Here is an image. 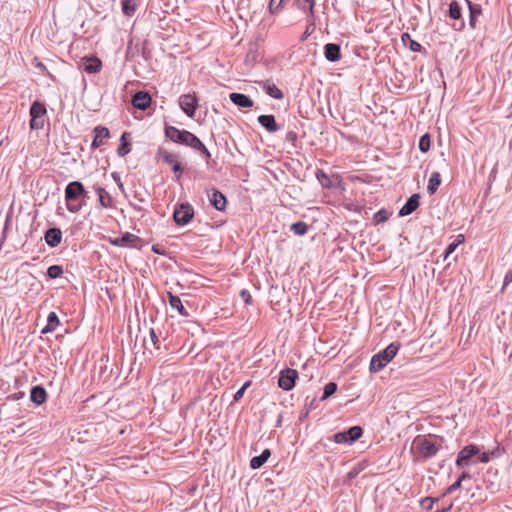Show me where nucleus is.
Returning <instances> with one entry per match:
<instances>
[{"mask_svg":"<svg viewBox=\"0 0 512 512\" xmlns=\"http://www.w3.org/2000/svg\"><path fill=\"white\" fill-rule=\"evenodd\" d=\"M64 193L68 211L72 213L79 212L82 205L73 202L86 195L84 185L80 181H72L66 186Z\"/></svg>","mask_w":512,"mask_h":512,"instance_id":"f257e3e1","label":"nucleus"},{"mask_svg":"<svg viewBox=\"0 0 512 512\" xmlns=\"http://www.w3.org/2000/svg\"><path fill=\"white\" fill-rule=\"evenodd\" d=\"M399 347V344L391 343L384 350L375 354L370 361L369 370L378 372L383 369L396 356Z\"/></svg>","mask_w":512,"mask_h":512,"instance_id":"f03ea898","label":"nucleus"},{"mask_svg":"<svg viewBox=\"0 0 512 512\" xmlns=\"http://www.w3.org/2000/svg\"><path fill=\"white\" fill-rule=\"evenodd\" d=\"M178 144L191 147L195 151L201 152L206 160H208L211 157V153L202 143V141L196 135L187 130H182V135L180 137Z\"/></svg>","mask_w":512,"mask_h":512,"instance_id":"7ed1b4c3","label":"nucleus"},{"mask_svg":"<svg viewBox=\"0 0 512 512\" xmlns=\"http://www.w3.org/2000/svg\"><path fill=\"white\" fill-rule=\"evenodd\" d=\"M156 156L172 167L175 179L179 181L183 173V167L178 161V155L167 151L163 147H159Z\"/></svg>","mask_w":512,"mask_h":512,"instance_id":"20e7f679","label":"nucleus"},{"mask_svg":"<svg viewBox=\"0 0 512 512\" xmlns=\"http://www.w3.org/2000/svg\"><path fill=\"white\" fill-rule=\"evenodd\" d=\"M46 107L44 104L39 101H35L32 103L30 107V128L32 130H40L44 127L45 115H46Z\"/></svg>","mask_w":512,"mask_h":512,"instance_id":"39448f33","label":"nucleus"},{"mask_svg":"<svg viewBox=\"0 0 512 512\" xmlns=\"http://www.w3.org/2000/svg\"><path fill=\"white\" fill-rule=\"evenodd\" d=\"M194 216V209L188 203L180 204L175 208L173 213V218L176 224L178 225H186L188 224Z\"/></svg>","mask_w":512,"mask_h":512,"instance_id":"423d86ee","label":"nucleus"},{"mask_svg":"<svg viewBox=\"0 0 512 512\" xmlns=\"http://www.w3.org/2000/svg\"><path fill=\"white\" fill-rule=\"evenodd\" d=\"M298 378V372L295 369L286 368L280 372L278 385L285 391L291 390L295 386Z\"/></svg>","mask_w":512,"mask_h":512,"instance_id":"0eeeda50","label":"nucleus"},{"mask_svg":"<svg viewBox=\"0 0 512 512\" xmlns=\"http://www.w3.org/2000/svg\"><path fill=\"white\" fill-rule=\"evenodd\" d=\"M480 453L476 445H467L460 450L456 459V466L458 468L469 465L471 459Z\"/></svg>","mask_w":512,"mask_h":512,"instance_id":"6e6552de","label":"nucleus"},{"mask_svg":"<svg viewBox=\"0 0 512 512\" xmlns=\"http://www.w3.org/2000/svg\"><path fill=\"white\" fill-rule=\"evenodd\" d=\"M179 105L188 117H194L197 108V98L194 94H184L179 98Z\"/></svg>","mask_w":512,"mask_h":512,"instance_id":"1a4fd4ad","label":"nucleus"},{"mask_svg":"<svg viewBox=\"0 0 512 512\" xmlns=\"http://www.w3.org/2000/svg\"><path fill=\"white\" fill-rule=\"evenodd\" d=\"M151 100L148 92L138 91L132 97V105L139 110H146L150 106Z\"/></svg>","mask_w":512,"mask_h":512,"instance_id":"9d476101","label":"nucleus"},{"mask_svg":"<svg viewBox=\"0 0 512 512\" xmlns=\"http://www.w3.org/2000/svg\"><path fill=\"white\" fill-rule=\"evenodd\" d=\"M211 205L218 211H224L227 205V199L222 192L217 189H212L208 193Z\"/></svg>","mask_w":512,"mask_h":512,"instance_id":"9b49d317","label":"nucleus"},{"mask_svg":"<svg viewBox=\"0 0 512 512\" xmlns=\"http://www.w3.org/2000/svg\"><path fill=\"white\" fill-rule=\"evenodd\" d=\"M418 448L424 458H431L438 452L436 444L428 439H421Z\"/></svg>","mask_w":512,"mask_h":512,"instance_id":"f8f14e48","label":"nucleus"},{"mask_svg":"<svg viewBox=\"0 0 512 512\" xmlns=\"http://www.w3.org/2000/svg\"><path fill=\"white\" fill-rule=\"evenodd\" d=\"M94 138L92 141V148L96 149L104 144V141L109 138L110 132L106 127L97 126L93 129Z\"/></svg>","mask_w":512,"mask_h":512,"instance_id":"ddd939ff","label":"nucleus"},{"mask_svg":"<svg viewBox=\"0 0 512 512\" xmlns=\"http://www.w3.org/2000/svg\"><path fill=\"white\" fill-rule=\"evenodd\" d=\"M420 204V196L419 194H413L408 198L406 203L403 205V207L399 211L400 216H407L410 215L412 212H414Z\"/></svg>","mask_w":512,"mask_h":512,"instance_id":"4468645a","label":"nucleus"},{"mask_svg":"<svg viewBox=\"0 0 512 512\" xmlns=\"http://www.w3.org/2000/svg\"><path fill=\"white\" fill-rule=\"evenodd\" d=\"M45 241L47 245L54 248L57 247L62 241V232L59 228H49L45 232Z\"/></svg>","mask_w":512,"mask_h":512,"instance_id":"2eb2a0df","label":"nucleus"},{"mask_svg":"<svg viewBox=\"0 0 512 512\" xmlns=\"http://www.w3.org/2000/svg\"><path fill=\"white\" fill-rule=\"evenodd\" d=\"M324 55L329 62H336L341 58L340 45L328 43L324 46Z\"/></svg>","mask_w":512,"mask_h":512,"instance_id":"dca6fc26","label":"nucleus"},{"mask_svg":"<svg viewBox=\"0 0 512 512\" xmlns=\"http://www.w3.org/2000/svg\"><path fill=\"white\" fill-rule=\"evenodd\" d=\"M229 98L233 104L242 108H249L253 106V101L250 97L242 93H231Z\"/></svg>","mask_w":512,"mask_h":512,"instance_id":"f3484780","label":"nucleus"},{"mask_svg":"<svg viewBox=\"0 0 512 512\" xmlns=\"http://www.w3.org/2000/svg\"><path fill=\"white\" fill-rule=\"evenodd\" d=\"M46 399H47V393H46V390L44 389V387L37 385L31 389L30 400L34 404L41 405L46 401Z\"/></svg>","mask_w":512,"mask_h":512,"instance_id":"a211bd4d","label":"nucleus"},{"mask_svg":"<svg viewBox=\"0 0 512 512\" xmlns=\"http://www.w3.org/2000/svg\"><path fill=\"white\" fill-rule=\"evenodd\" d=\"M94 190L97 193L99 203L103 208L113 207V199L109 192H107L103 187L100 186H94Z\"/></svg>","mask_w":512,"mask_h":512,"instance_id":"6ab92c4d","label":"nucleus"},{"mask_svg":"<svg viewBox=\"0 0 512 512\" xmlns=\"http://www.w3.org/2000/svg\"><path fill=\"white\" fill-rule=\"evenodd\" d=\"M258 122L268 132L273 133L279 129V126L277 125L275 117L273 115H260L258 117Z\"/></svg>","mask_w":512,"mask_h":512,"instance_id":"aec40b11","label":"nucleus"},{"mask_svg":"<svg viewBox=\"0 0 512 512\" xmlns=\"http://www.w3.org/2000/svg\"><path fill=\"white\" fill-rule=\"evenodd\" d=\"M270 456L271 452L269 449L263 450L259 456H255L250 460V467L252 469H258L262 467L267 462Z\"/></svg>","mask_w":512,"mask_h":512,"instance_id":"412c9836","label":"nucleus"},{"mask_svg":"<svg viewBox=\"0 0 512 512\" xmlns=\"http://www.w3.org/2000/svg\"><path fill=\"white\" fill-rule=\"evenodd\" d=\"M168 297L171 308L177 310L178 313L182 316H189V313L184 308L182 301L178 296L173 295L171 292H169Z\"/></svg>","mask_w":512,"mask_h":512,"instance_id":"4be33fe9","label":"nucleus"},{"mask_svg":"<svg viewBox=\"0 0 512 512\" xmlns=\"http://www.w3.org/2000/svg\"><path fill=\"white\" fill-rule=\"evenodd\" d=\"M467 4H468V7H469V12H470L469 25L472 28H475V26H476V19L482 13V9H481V6L479 4H475V3H473V2H471L469 0H467Z\"/></svg>","mask_w":512,"mask_h":512,"instance_id":"5701e85b","label":"nucleus"},{"mask_svg":"<svg viewBox=\"0 0 512 512\" xmlns=\"http://www.w3.org/2000/svg\"><path fill=\"white\" fill-rule=\"evenodd\" d=\"M59 323L60 322H59V318H58L57 314L55 312H50L48 317H47V324L42 329V333L46 334V333H49V332H53L54 330H56V328L58 327Z\"/></svg>","mask_w":512,"mask_h":512,"instance_id":"b1692460","label":"nucleus"},{"mask_svg":"<svg viewBox=\"0 0 512 512\" xmlns=\"http://www.w3.org/2000/svg\"><path fill=\"white\" fill-rule=\"evenodd\" d=\"M263 88L266 91V93L274 98V99H282L284 97L282 91L273 83L270 82H264Z\"/></svg>","mask_w":512,"mask_h":512,"instance_id":"393cba45","label":"nucleus"},{"mask_svg":"<svg viewBox=\"0 0 512 512\" xmlns=\"http://www.w3.org/2000/svg\"><path fill=\"white\" fill-rule=\"evenodd\" d=\"M441 184V176L439 172H433L429 178L427 191L430 195L434 194Z\"/></svg>","mask_w":512,"mask_h":512,"instance_id":"a878e982","label":"nucleus"},{"mask_svg":"<svg viewBox=\"0 0 512 512\" xmlns=\"http://www.w3.org/2000/svg\"><path fill=\"white\" fill-rule=\"evenodd\" d=\"M344 433L346 434L349 444H352L362 436L363 429L360 426H353L345 430Z\"/></svg>","mask_w":512,"mask_h":512,"instance_id":"bb28decb","label":"nucleus"},{"mask_svg":"<svg viewBox=\"0 0 512 512\" xmlns=\"http://www.w3.org/2000/svg\"><path fill=\"white\" fill-rule=\"evenodd\" d=\"M181 135H182V130H179L178 128L173 127V126L165 127V136L172 142L178 144Z\"/></svg>","mask_w":512,"mask_h":512,"instance_id":"cd10ccee","label":"nucleus"},{"mask_svg":"<svg viewBox=\"0 0 512 512\" xmlns=\"http://www.w3.org/2000/svg\"><path fill=\"white\" fill-rule=\"evenodd\" d=\"M296 3L299 9L308 10L309 16L313 19L315 0H296Z\"/></svg>","mask_w":512,"mask_h":512,"instance_id":"c85d7f7f","label":"nucleus"},{"mask_svg":"<svg viewBox=\"0 0 512 512\" xmlns=\"http://www.w3.org/2000/svg\"><path fill=\"white\" fill-rule=\"evenodd\" d=\"M402 41L404 45L409 46L413 52H418L421 49V45L418 42L412 40L408 33H404L402 35Z\"/></svg>","mask_w":512,"mask_h":512,"instance_id":"c756f323","label":"nucleus"},{"mask_svg":"<svg viewBox=\"0 0 512 512\" xmlns=\"http://www.w3.org/2000/svg\"><path fill=\"white\" fill-rule=\"evenodd\" d=\"M291 231L299 236L305 235L308 231V225L303 221L293 223L291 225Z\"/></svg>","mask_w":512,"mask_h":512,"instance_id":"7c9ffc66","label":"nucleus"},{"mask_svg":"<svg viewBox=\"0 0 512 512\" xmlns=\"http://www.w3.org/2000/svg\"><path fill=\"white\" fill-rule=\"evenodd\" d=\"M121 242H122V247H130V246H134L135 242L139 239L138 236L132 234V233H129V232H126L125 234H123L121 237Z\"/></svg>","mask_w":512,"mask_h":512,"instance_id":"2f4dec72","label":"nucleus"},{"mask_svg":"<svg viewBox=\"0 0 512 512\" xmlns=\"http://www.w3.org/2000/svg\"><path fill=\"white\" fill-rule=\"evenodd\" d=\"M102 63L99 59L93 58L89 59V64L85 66V71L87 73H97L100 71Z\"/></svg>","mask_w":512,"mask_h":512,"instance_id":"473e14b6","label":"nucleus"},{"mask_svg":"<svg viewBox=\"0 0 512 512\" xmlns=\"http://www.w3.org/2000/svg\"><path fill=\"white\" fill-rule=\"evenodd\" d=\"M316 178L319 181V183L322 185V187L330 188L332 187V182L328 175L323 170H318L316 172Z\"/></svg>","mask_w":512,"mask_h":512,"instance_id":"72a5a7b5","label":"nucleus"},{"mask_svg":"<svg viewBox=\"0 0 512 512\" xmlns=\"http://www.w3.org/2000/svg\"><path fill=\"white\" fill-rule=\"evenodd\" d=\"M127 133L124 132L121 136V144L117 150V154L120 156V157H123L125 155H127L129 152H130V144L128 142L125 141V137H126Z\"/></svg>","mask_w":512,"mask_h":512,"instance_id":"f704fd0d","label":"nucleus"},{"mask_svg":"<svg viewBox=\"0 0 512 512\" xmlns=\"http://www.w3.org/2000/svg\"><path fill=\"white\" fill-rule=\"evenodd\" d=\"M449 16L452 19H460L461 18V8L456 1H452L449 5Z\"/></svg>","mask_w":512,"mask_h":512,"instance_id":"c9c22d12","label":"nucleus"},{"mask_svg":"<svg viewBox=\"0 0 512 512\" xmlns=\"http://www.w3.org/2000/svg\"><path fill=\"white\" fill-rule=\"evenodd\" d=\"M337 390V384L335 382H329L325 385L321 400H326L328 397L333 395Z\"/></svg>","mask_w":512,"mask_h":512,"instance_id":"e433bc0d","label":"nucleus"},{"mask_svg":"<svg viewBox=\"0 0 512 512\" xmlns=\"http://www.w3.org/2000/svg\"><path fill=\"white\" fill-rule=\"evenodd\" d=\"M136 10V5L131 0H123L122 1V11L125 15L130 16Z\"/></svg>","mask_w":512,"mask_h":512,"instance_id":"4c0bfd02","label":"nucleus"},{"mask_svg":"<svg viewBox=\"0 0 512 512\" xmlns=\"http://www.w3.org/2000/svg\"><path fill=\"white\" fill-rule=\"evenodd\" d=\"M63 274V268L60 265H52L47 270V275L51 279L59 278Z\"/></svg>","mask_w":512,"mask_h":512,"instance_id":"58836bf2","label":"nucleus"},{"mask_svg":"<svg viewBox=\"0 0 512 512\" xmlns=\"http://www.w3.org/2000/svg\"><path fill=\"white\" fill-rule=\"evenodd\" d=\"M437 500V498L425 497L421 500L420 506L423 510L430 511Z\"/></svg>","mask_w":512,"mask_h":512,"instance_id":"ea45409f","label":"nucleus"},{"mask_svg":"<svg viewBox=\"0 0 512 512\" xmlns=\"http://www.w3.org/2000/svg\"><path fill=\"white\" fill-rule=\"evenodd\" d=\"M419 149L422 152H427L430 149V136L429 134H424L421 136L419 140Z\"/></svg>","mask_w":512,"mask_h":512,"instance_id":"a19ab883","label":"nucleus"},{"mask_svg":"<svg viewBox=\"0 0 512 512\" xmlns=\"http://www.w3.org/2000/svg\"><path fill=\"white\" fill-rule=\"evenodd\" d=\"M495 457V452L494 451H489V452H483L481 453L477 460H474L473 462L474 463H488L492 458Z\"/></svg>","mask_w":512,"mask_h":512,"instance_id":"79ce46f5","label":"nucleus"},{"mask_svg":"<svg viewBox=\"0 0 512 512\" xmlns=\"http://www.w3.org/2000/svg\"><path fill=\"white\" fill-rule=\"evenodd\" d=\"M250 385H251V381H246V382H245V383H244V384H243V385H242V386H241V387L236 391V393L234 394V396H233L234 401H236V402H237V401H239V400L243 397V395H244V393H245L246 389H247Z\"/></svg>","mask_w":512,"mask_h":512,"instance_id":"37998d69","label":"nucleus"},{"mask_svg":"<svg viewBox=\"0 0 512 512\" xmlns=\"http://www.w3.org/2000/svg\"><path fill=\"white\" fill-rule=\"evenodd\" d=\"M389 218V214L386 210H380L374 215V220L376 223H383L387 221Z\"/></svg>","mask_w":512,"mask_h":512,"instance_id":"c03bdc74","label":"nucleus"},{"mask_svg":"<svg viewBox=\"0 0 512 512\" xmlns=\"http://www.w3.org/2000/svg\"><path fill=\"white\" fill-rule=\"evenodd\" d=\"M333 439H334V442L337 444H349L344 431L334 434Z\"/></svg>","mask_w":512,"mask_h":512,"instance_id":"a18cd8bd","label":"nucleus"},{"mask_svg":"<svg viewBox=\"0 0 512 512\" xmlns=\"http://www.w3.org/2000/svg\"><path fill=\"white\" fill-rule=\"evenodd\" d=\"M284 0H270L269 11L271 14H275L281 7Z\"/></svg>","mask_w":512,"mask_h":512,"instance_id":"49530a36","label":"nucleus"},{"mask_svg":"<svg viewBox=\"0 0 512 512\" xmlns=\"http://www.w3.org/2000/svg\"><path fill=\"white\" fill-rule=\"evenodd\" d=\"M314 30H315V25H314V23H313V22H311V23L307 26V28H306L305 32L303 33V35H302V37H301V40H303V41H304V40H306V39H307V38H308V37H309V36L314 32Z\"/></svg>","mask_w":512,"mask_h":512,"instance_id":"de8ad7c7","label":"nucleus"},{"mask_svg":"<svg viewBox=\"0 0 512 512\" xmlns=\"http://www.w3.org/2000/svg\"><path fill=\"white\" fill-rule=\"evenodd\" d=\"M461 487V483L460 481L456 480L453 484H451L446 490L445 492L443 493V495H447V494H451L452 492H454L456 489H459Z\"/></svg>","mask_w":512,"mask_h":512,"instance_id":"09e8293b","label":"nucleus"},{"mask_svg":"<svg viewBox=\"0 0 512 512\" xmlns=\"http://www.w3.org/2000/svg\"><path fill=\"white\" fill-rule=\"evenodd\" d=\"M112 178H113V179H114V181L116 182V184H117L118 188L120 189V191H121L122 193H124V192H125V190H124V186H123V183H122V181H121V179H120L119 174H118V173H116V172H113V173H112Z\"/></svg>","mask_w":512,"mask_h":512,"instance_id":"8fccbe9b","label":"nucleus"},{"mask_svg":"<svg viewBox=\"0 0 512 512\" xmlns=\"http://www.w3.org/2000/svg\"><path fill=\"white\" fill-rule=\"evenodd\" d=\"M458 245H459V242L450 243L445 250V258L449 257V255L455 251V249L457 248Z\"/></svg>","mask_w":512,"mask_h":512,"instance_id":"3c124183","label":"nucleus"},{"mask_svg":"<svg viewBox=\"0 0 512 512\" xmlns=\"http://www.w3.org/2000/svg\"><path fill=\"white\" fill-rule=\"evenodd\" d=\"M512 282V269L509 270L505 277H504V282H503V286H502V291Z\"/></svg>","mask_w":512,"mask_h":512,"instance_id":"603ef678","label":"nucleus"},{"mask_svg":"<svg viewBox=\"0 0 512 512\" xmlns=\"http://www.w3.org/2000/svg\"><path fill=\"white\" fill-rule=\"evenodd\" d=\"M285 139L294 145L297 140V133L294 131H289L287 132Z\"/></svg>","mask_w":512,"mask_h":512,"instance_id":"864d4df0","label":"nucleus"},{"mask_svg":"<svg viewBox=\"0 0 512 512\" xmlns=\"http://www.w3.org/2000/svg\"><path fill=\"white\" fill-rule=\"evenodd\" d=\"M240 296H241V298L243 299V301H244L246 304H250V303H251V299H252V297H251L250 293H249L247 290H245V289H244V290H242V291L240 292Z\"/></svg>","mask_w":512,"mask_h":512,"instance_id":"5fc2aeb1","label":"nucleus"},{"mask_svg":"<svg viewBox=\"0 0 512 512\" xmlns=\"http://www.w3.org/2000/svg\"><path fill=\"white\" fill-rule=\"evenodd\" d=\"M150 337H151V340H152L154 346L158 349L159 348V339H158V336L156 335L153 328L150 329Z\"/></svg>","mask_w":512,"mask_h":512,"instance_id":"6e6d98bb","label":"nucleus"},{"mask_svg":"<svg viewBox=\"0 0 512 512\" xmlns=\"http://www.w3.org/2000/svg\"><path fill=\"white\" fill-rule=\"evenodd\" d=\"M470 478H471V475L469 473L462 472L457 480L460 481V483H462V481H464L465 479H470Z\"/></svg>","mask_w":512,"mask_h":512,"instance_id":"4d7b16f0","label":"nucleus"},{"mask_svg":"<svg viewBox=\"0 0 512 512\" xmlns=\"http://www.w3.org/2000/svg\"><path fill=\"white\" fill-rule=\"evenodd\" d=\"M111 244L114 245V246H121L122 247V242H121L120 237L119 238H115L114 240H111Z\"/></svg>","mask_w":512,"mask_h":512,"instance_id":"13d9d810","label":"nucleus"},{"mask_svg":"<svg viewBox=\"0 0 512 512\" xmlns=\"http://www.w3.org/2000/svg\"><path fill=\"white\" fill-rule=\"evenodd\" d=\"M357 474H358V471H357V470H351V471L347 474V477H348L349 479H353V478H355V477L357 476Z\"/></svg>","mask_w":512,"mask_h":512,"instance_id":"bf43d9fd","label":"nucleus"},{"mask_svg":"<svg viewBox=\"0 0 512 512\" xmlns=\"http://www.w3.org/2000/svg\"><path fill=\"white\" fill-rule=\"evenodd\" d=\"M451 508H452V504H450V505H449V506H447V507H443V508H441V509H437L435 512H448V511H450V510H451Z\"/></svg>","mask_w":512,"mask_h":512,"instance_id":"052dcab7","label":"nucleus"},{"mask_svg":"<svg viewBox=\"0 0 512 512\" xmlns=\"http://www.w3.org/2000/svg\"><path fill=\"white\" fill-rule=\"evenodd\" d=\"M463 241H464V237H463V235H458V236H457V239H456L454 242H459V244H460V243H462Z\"/></svg>","mask_w":512,"mask_h":512,"instance_id":"680f3d73","label":"nucleus"},{"mask_svg":"<svg viewBox=\"0 0 512 512\" xmlns=\"http://www.w3.org/2000/svg\"><path fill=\"white\" fill-rule=\"evenodd\" d=\"M37 67L43 70L45 69V65L43 63H38Z\"/></svg>","mask_w":512,"mask_h":512,"instance_id":"e2e57ef3","label":"nucleus"},{"mask_svg":"<svg viewBox=\"0 0 512 512\" xmlns=\"http://www.w3.org/2000/svg\"><path fill=\"white\" fill-rule=\"evenodd\" d=\"M153 251L159 253L158 248H156L155 246H153Z\"/></svg>","mask_w":512,"mask_h":512,"instance_id":"0e129e2a","label":"nucleus"}]
</instances>
